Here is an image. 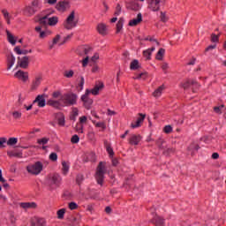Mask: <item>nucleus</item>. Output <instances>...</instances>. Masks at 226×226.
Wrapping results in <instances>:
<instances>
[{"label": "nucleus", "mask_w": 226, "mask_h": 226, "mask_svg": "<svg viewBox=\"0 0 226 226\" xmlns=\"http://www.w3.org/2000/svg\"><path fill=\"white\" fill-rule=\"evenodd\" d=\"M59 22V19L56 16L50 17V14H47L39 19V24L42 27H47V26H56Z\"/></svg>", "instance_id": "nucleus-2"}, {"label": "nucleus", "mask_w": 226, "mask_h": 226, "mask_svg": "<svg viewBox=\"0 0 226 226\" xmlns=\"http://www.w3.org/2000/svg\"><path fill=\"white\" fill-rule=\"evenodd\" d=\"M164 133H170L172 132V126L166 125L163 129Z\"/></svg>", "instance_id": "nucleus-54"}, {"label": "nucleus", "mask_w": 226, "mask_h": 226, "mask_svg": "<svg viewBox=\"0 0 226 226\" xmlns=\"http://www.w3.org/2000/svg\"><path fill=\"white\" fill-rule=\"evenodd\" d=\"M154 50H155V48L152 47L151 49H148L143 51L144 57H146L147 59H151V54L154 52Z\"/></svg>", "instance_id": "nucleus-29"}, {"label": "nucleus", "mask_w": 226, "mask_h": 226, "mask_svg": "<svg viewBox=\"0 0 226 226\" xmlns=\"http://www.w3.org/2000/svg\"><path fill=\"white\" fill-rule=\"evenodd\" d=\"M97 31L100 34H107V26L105 24H99L97 26Z\"/></svg>", "instance_id": "nucleus-25"}, {"label": "nucleus", "mask_w": 226, "mask_h": 226, "mask_svg": "<svg viewBox=\"0 0 226 226\" xmlns=\"http://www.w3.org/2000/svg\"><path fill=\"white\" fill-rule=\"evenodd\" d=\"M152 223H154L156 226H163L164 220L161 216L155 215L152 220Z\"/></svg>", "instance_id": "nucleus-23"}, {"label": "nucleus", "mask_w": 226, "mask_h": 226, "mask_svg": "<svg viewBox=\"0 0 226 226\" xmlns=\"http://www.w3.org/2000/svg\"><path fill=\"white\" fill-rule=\"evenodd\" d=\"M148 4L152 11H158V10H160V0H157L155 2H149Z\"/></svg>", "instance_id": "nucleus-24"}, {"label": "nucleus", "mask_w": 226, "mask_h": 226, "mask_svg": "<svg viewBox=\"0 0 226 226\" xmlns=\"http://www.w3.org/2000/svg\"><path fill=\"white\" fill-rule=\"evenodd\" d=\"M160 18H161L162 22H167V20H169V18L167 17V15L163 11H161Z\"/></svg>", "instance_id": "nucleus-49"}, {"label": "nucleus", "mask_w": 226, "mask_h": 226, "mask_svg": "<svg viewBox=\"0 0 226 226\" xmlns=\"http://www.w3.org/2000/svg\"><path fill=\"white\" fill-rule=\"evenodd\" d=\"M56 119L58 121L59 126H64V115H63V113H58L56 115Z\"/></svg>", "instance_id": "nucleus-31"}, {"label": "nucleus", "mask_w": 226, "mask_h": 226, "mask_svg": "<svg viewBox=\"0 0 226 226\" xmlns=\"http://www.w3.org/2000/svg\"><path fill=\"white\" fill-rule=\"evenodd\" d=\"M131 70H139V60H133L130 65Z\"/></svg>", "instance_id": "nucleus-39"}, {"label": "nucleus", "mask_w": 226, "mask_h": 226, "mask_svg": "<svg viewBox=\"0 0 226 226\" xmlns=\"http://www.w3.org/2000/svg\"><path fill=\"white\" fill-rule=\"evenodd\" d=\"M105 148L107 153L109 155V158H114V149H112V147H110V144L105 142Z\"/></svg>", "instance_id": "nucleus-30"}, {"label": "nucleus", "mask_w": 226, "mask_h": 226, "mask_svg": "<svg viewBox=\"0 0 226 226\" xmlns=\"http://www.w3.org/2000/svg\"><path fill=\"white\" fill-rule=\"evenodd\" d=\"M60 102L64 107H70L77 103V94H65L60 96Z\"/></svg>", "instance_id": "nucleus-1"}, {"label": "nucleus", "mask_w": 226, "mask_h": 226, "mask_svg": "<svg viewBox=\"0 0 226 226\" xmlns=\"http://www.w3.org/2000/svg\"><path fill=\"white\" fill-rule=\"evenodd\" d=\"M87 63H89V56H87L84 58V60L82 61V66H83L84 68H86V66H87Z\"/></svg>", "instance_id": "nucleus-56"}, {"label": "nucleus", "mask_w": 226, "mask_h": 226, "mask_svg": "<svg viewBox=\"0 0 226 226\" xmlns=\"http://www.w3.org/2000/svg\"><path fill=\"white\" fill-rule=\"evenodd\" d=\"M64 213H65L64 208H62V209L58 210L57 211V218L59 220H63L64 218Z\"/></svg>", "instance_id": "nucleus-41"}, {"label": "nucleus", "mask_w": 226, "mask_h": 226, "mask_svg": "<svg viewBox=\"0 0 226 226\" xmlns=\"http://www.w3.org/2000/svg\"><path fill=\"white\" fill-rule=\"evenodd\" d=\"M48 104L51 107H54V109H59V107H64L63 102H61V98L58 101L49 100L48 102Z\"/></svg>", "instance_id": "nucleus-22"}, {"label": "nucleus", "mask_w": 226, "mask_h": 226, "mask_svg": "<svg viewBox=\"0 0 226 226\" xmlns=\"http://www.w3.org/2000/svg\"><path fill=\"white\" fill-rule=\"evenodd\" d=\"M86 123H87V117L83 116V117H79V124H84Z\"/></svg>", "instance_id": "nucleus-55"}, {"label": "nucleus", "mask_w": 226, "mask_h": 226, "mask_svg": "<svg viewBox=\"0 0 226 226\" xmlns=\"http://www.w3.org/2000/svg\"><path fill=\"white\" fill-rule=\"evenodd\" d=\"M103 87V83H101L100 85H96L91 91L92 94L96 96L100 91H102V88Z\"/></svg>", "instance_id": "nucleus-28"}, {"label": "nucleus", "mask_w": 226, "mask_h": 226, "mask_svg": "<svg viewBox=\"0 0 226 226\" xmlns=\"http://www.w3.org/2000/svg\"><path fill=\"white\" fill-rule=\"evenodd\" d=\"M15 61L16 59L13 54L7 56V70H11V68L13 67V64H15Z\"/></svg>", "instance_id": "nucleus-20"}, {"label": "nucleus", "mask_w": 226, "mask_h": 226, "mask_svg": "<svg viewBox=\"0 0 226 226\" xmlns=\"http://www.w3.org/2000/svg\"><path fill=\"white\" fill-rule=\"evenodd\" d=\"M95 126H96L97 128H102V130H105V128H106L105 123H103V122L96 123V124H95Z\"/></svg>", "instance_id": "nucleus-57"}, {"label": "nucleus", "mask_w": 226, "mask_h": 226, "mask_svg": "<svg viewBox=\"0 0 226 226\" xmlns=\"http://www.w3.org/2000/svg\"><path fill=\"white\" fill-rule=\"evenodd\" d=\"M79 24V19H75V11H72L64 22V27L68 31L73 29Z\"/></svg>", "instance_id": "nucleus-3"}, {"label": "nucleus", "mask_w": 226, "mask_h": 226, "mask_svg": "<svg viewBox=\"0 0 226 226\" xmlns=\"http://www.w3.org/2000/svg\"><path fill=\"white\" fill-rule=\"evenodd\" d=\"M211 41H213L214 43H216L218 41V35L213 34L211 36Z\"/></svg>", "instance_id": "nucleus-59"}, {"label": "nucleus", "mask_w": 226, "mask_h": 226, "mask_svg": "<svg viewBox=\"0 0 226 226\" xmlns=\"http://www.w3.org/2000/svg\"><path fill=\"white\" fill-rule=\"evenodd\" d=\"M162 69L163 70V72H167V70H169V64L165 63L162 64Z\"/></svg>", "instance_id": "nucleus-64"}, {"label": "nucleus", "mask_w": 226, "mask_h": 226, "mask_svg": "<svg viewBox=\"0 0 226 226\" xmlns=\"http://www.w3.org/2000/svg\"><path fill=\"white\" fill-rule=\"evenodd\" d=\"M27 172L29 174H34V176H38L41 170H43V164L41 162H37L34 164H30L26 167Z\"/></svg>", "instance_id": "nucleus-6"}, {"label": "nucleus", "mask_w": 226, "mask_h": 226, "mask_svg": "<svg viewBox=\"0 0 226 226\" xmlns=\"http://www.w3.org/2000/svg\"><path fill=\"white\" fill-rule=\"evenodd\" d=\"M19 207H22L25 211L28 209H36L37 205L35 202H21L19 203Z\"/></svg>", "instance_id": "nucleus-12"}, {"label": "nucleus", "mask_w": 226, "mask_h": 226, "mask_svg": "<svg viewBox=\"0 0 226 226\" xmlns=\"http://www.w3.org/2000/svg\"><path fill=\"white\" fill-rule=\"evenodd\" d=\"M76 181H77L78 185H80V183H82V181H84V176L78 175L77 178H76Z\"/></svg>", "instance_id": "nucleus-58"}, {"label": "nucleus", "mask_w": 226, "mask_h": 226, "mask_svg": "<svg viewBox=\"0 0 226 226\" xmlns=\"http://www.w3.org/2000/svg\"><path fill=\"white\" fill-rule=\"evenodd\" d=\"M14 52H16V54H18V56L22 55V50L20 49V48L19 46L14 48Z\"/></svg>", "instance_id": "nucleus-61"}, {"label": "nucleus", "mask_w": 226, "mask_h": 226, "mask_svg": "<svg viewBox=\"0 0 226 226\" xmlns=\"http://www.w3.org/2000/svg\"><path fill=\"white\" fill-rule=\"evenodd\" d=\"M49 140H50V139L42 138V139H37V143L40 144V146H45L46 144H49Z\"/></svg>", "instance_id": "nucleus-36"}, {"label": "nucleus", "mask_w": 226, "mask_h": 226, "mask_svg": "<svg viewBox=\"0 0 226 226\" xmlns=\"http://www.w3.org/2000/svg\"><path fill=\"white\" fill-rule=\"evenodd\" d=\"M12 117L13 119H20V117H22V112L20 111H12Z\"/></svg>", "instance_id": "nucleus-40"}, {"label": "nucleus", "mask_w": 226, "mask_h": 226, "mask_svg": "<svg viewBox=\"0 0 226 226\" xmlns=\"http://www.w3.org/2000/svg\"><path fill=\"white\" fill-rule=\"evenodd\" d=\"M90 93H91V90L86 91V94L81 96L82 102H87V96H89Z\"/></svg>", "instance_id": "nucleus-50"}, {"label": "nucleus", "mask_w": 226, "mask_h": 226, "mask_svg": "<svg viewBox=\"0 0 226 226\" xmlns=\"http://www.w3.org/2000/svg\"><path fill=\"white\" fill-rule=\"evenodd\" d=\"M73 36V34H70L69 35H67L66 37H64V43H66V41H68V40H72V37Z\"/></svg>", "instance_id": "nucleus-63"}, {"label": "nucleus", "mask_w": 226, "mask_h": 226, "mask_svg": "<svg viewBox=\"0 0 226 226\" xmlns=\"http://www.w3.org/2000/svg\"><path fill=\"white\" fill-rule=\"evenodd\" d=\"M59 40H61V35L57 34V35L53 39L52 44L49 45V49H54V45H56V44L58 43Z\"/></svg>", "instance_id": "nucleus-37"}, {"label": "nucleus", "mask_w": 226, "mask_h": 226, "mask_svg": "<svg viewBox=\"0 0 226 226\" xmlns=\"http://www.w3.org/2000/svg\"><path fill=\"white\" fill-rule=\"evenodd\" d=\"M41 80H43V76H41V74L35 76V79L32 81L31 90L36 91V89L40 87V84H41Z\"/></svg>", "instance_id": "nucleus-8"}, {"label": "nucleus", "mask_w": 226, "mask_h": 226, "mask_svg": "<svg viewBox=\"0 0 226 226\" xmlns=\"http://www.w3.org/2000/svg\"><path fill=\"white\" fill-rule=\"evenodd\" d=\"M98 59H100V55L98 53H94V55L91 57L90 61H92V63H96Z\"/></svg>", "instance_id": "nucleus-53"}, {"label": "nucleus", "mask_w": 226, "mask_h": 226, "mask_svg": "<svg viewBox=\"0 0 226 226\" xmlns=\"http://www.w3.org/2000/svg\"><path fill=\"white\" fill-rule=\"evenodd\" d=\"M163 56H165V49L161 48L156 54V59H158V61H162V59H163Z\"/></svg>", "instance_id": "nucleus-34"}, {"label": "nucleus", "mask_w": 226, "mask_h": 226, "mask_svg": "<svg viewBox=\"0 0 226 226\" xmlns=\"http://www.w3.org/2000/svg\"><path fill=\"white\" fill-rule=\"evenodd\" d=\"M84 83H85V79H84V77H81L80 78V82L79 84V87H80V89H84Z\"/></svg>", "instance_id": "nucleus-60"}, {"label": "nucleus", "mask_w": 226, "mask_h": 226, "mask_svg": "<svg viewBox=\"0 0 226 226\" xmlns=\"http://www.w3.org/2000/svg\"><path fill=\"white\" fill-rule=\"evenodd\" d=\"M144 119H146V115L139 113V117L137 118V120L132 123V128H139L140 124L144 123Z\"/></svg>", "instance_id": "nucleus-16"}, {"label": "nucleus", "mask_w": 226, "mask_h": 226, "mask_svg": "<svg viewBox=\"0 0 226 226\" xmlns=\"http://www.w3.org/2000/svg\"><path fill=\"white\" fill-rule=\"evenodd\" d=\"M74 72L73 71H65L64 75L66 77V79H72V77H73L74 75Z\"/></svg>", "instance_id": "nucleus-46"}, {"label": "nucleus", "mask_w": 226, "mask_h": 226, "mask_svg": "<svg viewBox=\"0 0 226 226\" xmlns=\"http://www.w3.org/2000/svg\"><path fill=\"white\" fill-rule=\"evenodd\" d=\"M163 89H165V87L162 85L161 87H159L154 93H153V96H154V98H160V96H162V93H163Z\"/></svg>", "instance_id": "nucleus-26"}, {"label": "nucleus", "mask_w": 226, "mask_h": 226, "mask_svg": "<svg viewBox=\"0 0 226 226\" xmlns=\"http://www.w3.org/2000/svg\"><path fill=\"white\" fill-rule=\"evenodd\" d=\"M76 131L78 132V133H84V125L82 124H77Z\"/></svg>", "instance_id": "nucleus-43"}, {"label": "nucleus", "mask_w": 226, "mask_h": 226, "mask_svg": "<svg viewBox=\"0 0 226 226\" xmlns=\"http://www.w3.org/2000/svg\"><path fill=\"white\" fill-rule=\"evenodd\" d=\"M78 207H79V205H77V203H75V202L69 203V209H71V211H73V210L77 209Z\"/></svg>", "instance_id": "nucleus-48"}, {"label": "nucleus", "mask_w": 226, "mask_h": 226, "mask_svg": "<svg viewBox=\"0 0 226 226\" xmlns=\"http://www.w3.org/2000/svg\"><path fill=\"white\" fill-rule=\"evenodd\" d=\"M14 77H16V79H19V80H22L23 82H26V80L29 79V74L23 71H18L14 74Z\"/></svg>", "instance_id": "nucleus-13"}, {"label": "nucleus", "mask_w": 226, "mask_h": 226, "mask_svg": "<svg viewBox=\"0 0 226 226\" xmlns=\"http://www.w3.org/2000/svg\"><path fill=\"white\" fill-rule=\"evenodd\" d=\"M49 181L51 185H55V186H59V185L61 184V176L55 174L51 177Z\"/></svg>", "instance_id": "nucleus-19"}, {"label": "nucleus", "mask_w": 226, "mask_h": 226, "mask_svg": "<svg viewBox=\"0 0 226 226\" xmlns=\"http://www.w3.org/2000/svg\"><path fill=\"white\" fill-rule=\"evenodd\" d=\"M18 64H19L20 68H27L29 66V56H24L23 58L18 57Z\"/></svg>", "instance_id": "nucleus-18"}, {"label": "nucleus", "mask_w": 226, "mask_h": 226, "mask_svg": "<svg viewBox=\"0 0 226 226\" xmlns=\"http://www.w3.org/2000/svg\"><path fill=\"white\" fill-rule=\"evenodd\" d=\"M7 142H8V140L6 139V138H0V147L2 149L6 147Z\"/></svg>", "instance_id": "nucleus-44"}, {"label": "nucleus", "mask_w": 226, "mask_h": 226, "mask_svg": "<svg viewBox=\"0 0 226 226\" xmlns=\"http://www.w3.org/2000/svg\"><path fill=\"white\" fill-rule=\"evenodd\" d=\"M56 8L58 11L64 13V11H66V10H70V2H68V1L58 2L56 4Z\"/></svg>", "instance_id": "nucleus-7"}, {"label": "nucleus", "mask_w": 226, "mask_h": 226, "mask_svg": "<svg viewBox=\"0 0 226 226\" xmlns=\"http://www.w3.org/2000/svg\"><path fill=\"white\" fill-rule=\"evenodd\" d=\"M123 29V19H119L117 23V33H119Z\"/></svg>", "instance_id": "nucleus-47"}, {"label": "nucleus", "mask_w": 226, "mask_h": 226, "mask_svg": "<svg viewBox=\"0 0 226 226\" xmlns=\"http://www.w3.org/2000/svg\"><path fill=\"white\" fill-rule=\"evenodd\" d=\"M115 15L117 17H119V15H121V4H117Z\"/></svg>", "instance_id": "nucleus-52"}, {"label": "nucleus", "mask_w": 226, "mask_h": 226, "mask_svg": "<svg viewBox=\"0 0 226 226\" xmlns=\"http://www.w3.org/2000/svg\"><path fill=\"white\" fill-rule=\"evenodd\" d=\"M62 167H63L62 168L63 174H64V176H66L68 174V170H70V165L68 164V162H63Z\"/></svg>", "instance_id": "nucleus-33"}, {"label": "nucleus", "mask_w": 226, "mask_h": 226, "mask_svg": "<svg viewBox=\"0 0 226 226\" xmlns=\"http://www.w3.org/2000/svg\"><path fill=\"white\" fill-rule=\"evenodd\" d=\"M2 13H3L7 24H10V13H8V11L3 10Z\"/></svg>", "instance_id": "nucleus-42"}, {"label": "nucleus", "mask_w": 226, "mask_h": 226, "mask_svg": "<svg viewBox=\"0 0 226 226\" xmlns=\"http://www.w3.org/2000/svg\"><path fill=\"white\" fill-rule=\"evenodd\" d=\"M40 10V3L38 0H34L31 5L25 8L24 13L26 17H33V15Z\"/></svg>", "instance_id": "nucleus-5"}, {"label": "nucleus", "mask_w": 226, "mask_h": 226, "mask_svg": "<svg viewBox=\"0 0 226 226\" xmlns=\"http://www.w3.org/2000/svg\"><path fill=\"white\" fill-rule=\"evenodd\" d=\"M31 226H47V221L41 217H35L32 219Z\"/></svg>", "instance_id": "nucleus-10"}, {"label": "nucleus", "mask_w": 226, "mask_h": 226, "mask_svg": "<svg viewBox=\"0 0 226 226\" xmlns=\"http://www.w3.org/2000/svg\"><path fill=\"white\" fill-rule=\"evenodd\" d=\"M34 103H38V107H45V97L43 95H38L35 100L34 101Z\"/></svg>", "instance_id": "nucleus-21"}, {"label": "nucleus", "mask_w": 226, "mask_h": 226, "mask_svg": "<svg viewBox=\"0 0 226 226\" xmlns=\"http://www.w3.org/2000/svg\"><path fill=\"white\" fill-rule=\"evenodd\" d=\"M140 22H142V13H139L137 18L131 19L129 21V26H131V27H134L135 26H139Z\"/></svg>", "instance_id": "nucleus-17"}, {"label": "nucleus", "mask_w": 226, "mask_h": 226, "mask_svg": "<svg viewBox=\"0 0 226 226\" xmlns=\"http://www.w3.org/2000/svg\"><path fill=\"white\" fill-rule=\"evenodd\" d=\"M126 8L133 11H139V10H140V4L136 1H129L126 3Z\"/></svg>", "instance_id": "nucleus-15"}, {"label": "nucleus", "mask_w": 226, "mask_h": 226, "mask_svg": "<svg viewBox=\"0 0 226 226\" xmlns=\"http://www.w3.org/2000/svg\"><path fill=\"white\" fill-rule=\"evenodd\" d=\"M19 142V139L17 138H10L7 140V146H15Z\"/></svg>", "instance_id": "nucleus-38"}, {"label": "nucleus", "mask_w": 226, "mask_h": 226, "mask_svg": "<svg viewBox=\"0 0 226 226\" xmlns=\"http://www.w3.org/2000/svg\"><path fill=\"white\" fill-rule=\"evenodd\" d=\"M140 140H142V136L139 134H132L129 139V144H131V146H139V142H140Z\"/></svg>", "instance_id": "nucleus-14"}, {"label": "nucleus", "mask_w": 226, "mask_h": 226, "mask_svg": "<svg viewBox=\"0 0 226 226\" xmlns=\"http://www.w3.org/2000/svg\"><path fill=\"white\" fill-rule=\"evenodd\" d=\"M7 154L10 158H22V153L20 152H8Z\"/></svg>", "instance_id": "nucleus-32"}, {"label": "nucleus", "mask_w": 226, "mask_h": 226, "mask_svg": "<svg viewBox=\"0 0 226 226\" xmlns=\"http://www.w3.org/2000/svg\"><path fill=\"white\" fill-rule=\"evenodd\" d=\"M214 110L216 114H222V108L221 107H215Z\"/></svg>", "instance_id": "nucleus-62"}, {"label": "nucleus", "mask_w": 226, "mask_h": 226, "mask_svg": "<svg viewBox=\"0 0 226 226\" xmlns=\"http://www.w3.org/2000/svg\"><path fill=\"white\" fill-rule=\"evenodd\" d=\"M191 86H193L194 87H200V85H199V82L195 79H188L183 83H181V87L183 89H189Z\"/></svg>", "instance_id": "nucleus-9"}, {"label": "nucleus", "mask_w": 226, "mask_h": 226, "mask_svg": "<svg viewBox=\"0 0 226 226\" xmlns=\"http://www.w3.org/2000/svg\"><path fill=\"white\" fill-rule=\"evenodd\" d=\"M6 34L9 43H11V45H15V43H17V40H15L13 34H11V33H10L8 30H6Z\"/></svg>", "instance_id": "nucleus-27"}, {"label": "nucleus", "mask_w": 226, "mask_h": 226, "mask_svg": "<svg viewBox=\"0 0 226 226\" xmlns=\"http://www.w3.org/2000/svg\"><path fill=\"white\" fill-rule=\"evenodd\" d=\"M80 140V138H79V135L75 134L72 137L71 142L72 144H79V141Z\"/></svg>", "instance_id": "nucleus-45"}, {"label": "nucleus", "mask_w": 226, "mask_h": 226, "mask_svg": "<svg viewBox=\"0 0 226 226\" xmlns=\"http://www.w3.org/2000/svg\"><path fill=\"white\" fill-rule=\"evenodd\" d=\"M106 172H107V168H105V163L100 162L95 173V179L98 185H101V186L103 185V179H105Z\"/></svg>", "instance_id": "nucleus-4"}, {"label": "nucleus", "mask_w": 226, "mask_h": 226, "mask_svg": "<svg viewBox=\"0 0 226 226\" xmlns=\"http://www.w3.org/2000/svg\"><path fill=\"white\" fill-rule=\"evenodd\" d=\"M49 160H51V162H57V154L56 153H51L49 154Z\"/></svg>", "instance_id": "nucleus-51"}, {"label": "nucleus", "mask_w": 226, "mask_h": 226, "mask_svg": "<svg viewBox=\"0 0 226 226\" xmlns=\"http://www.w3.org/2000/svg\"><path fill=\"white\" fill-rule=\"evenodd\" d=\"M41 26H36L35 31L39 33V38H47V36H50L52 34V32L49 30H41Z\"/></svg>", "instance_id": "nucleus-11"}, {"label": "nucleus", "mask_w": 226, "mask_h": 226, "mask_svg": "<svg viewBox=\"0 0 226 226\" xmlns=\"http://www.w3.org/2000/svg\"><path fill=\"white\" fill-rule=\"evenodd\" d=\"M163 144H165V140L162 139V138H159V139L156 141V145L158 146L159 149L165 151V147Z\"/></svg>", "instance_id": "nucleus-35"}]
</instances>
